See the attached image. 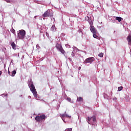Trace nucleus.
<instances>
[{
	"instance_id": "1",
	"label": "nucleus",
	"mask_w": 131,
	"mask_h": 131,
	"mask_svg": "<svg viewBox=\"0 0 131 131\" xmlns=\"http://www.w3.org/2000/svg\"><path fill=\"white\" fill-rule=\"evenodd\" d=\"M26 32L24 30H20L17 31V37L18 39H23L25 37Z\"/></svg>"
},
{
	"instance_id": "2",
	"label": "nucleus",
	"mask_w": 131,
	"mask_h": 131,
	"mask_svg": "<svg viewBox=\"0 0 131 131\" xmlns=\"http://www.w3.org/2000/svg\"><path fill=\"white\" fill-rule=\"evenodd\" d=\"M29 88L31 92H32V94L34 95V96L35 98H37V92H36V89H35V86H34L33 83H32Z\"/></svg>"
},
{
	"instance_id": "3",
	"label": "nucleus",
	"mask_w": 131,
	"mask_h": 131,
	"mask_svg": "<svg viewBox=\"0 0 131 131\" xmlns=\"http://www.w3.org/2000/svg\"><path fill=\"white\" fill-rule=\"evenodd\" d=\"M46 118H47L46 115H43L40 116H36V117L35 118V119L38 122H40L41 120H43V119H46Z\"/></svg>"
},
{
	"instance_id": "4",
	"label": "nucleus",
	"mask_w": 131,
	"mask_h": 131,
	"mask_svg": "<svg viewBox=\"0 0 131 131\" xmlns=\"http://www.w3.org/2000/svg\"><path fill=\"white\" fill-rule=\"evenodd\" d=\"M56 48L58 51H59V52L61 53V54H65V50H64L61 44L57 43L56 45Z\"/></svg>"
},
{
	"instance_id": "5",
	"label": "nucleus",
	"mask_w": 131,
	"mask_h": 131,
	"mask_svg": "<svg viewBox=\"0 0 131 131\" xmlns=\"http://www.w3.org/2000/svg\"><path fill=\"white\" fill-rule=\"evenodd\" d=\"M42 17H43V18H47V17H53V14L51 13L50 10H47L42 14Z\"/></svg>"
},
{
	"instance_id": "6",
	"label": "nucleus",
	"mask_w": 131,
	"mask_h": 131,
	"mask_svg": "<svg viewBox=\"0 0 131 131\" xmlns=\"http://www.w3.org/2000/svg\"><path fill=\"white\" fill-rule=\"evenodd\" d=\"M95 61V58L92 57H89L85 60L84 61V63H93Z\"/></svg>"
},
{
	"instance_id": "7",
	"label": "nucleus",
	"mask_w": 131,
	"mask_h": 131,
	"mask_svg": "<svg viewBox=\"0 0 131 131\" xmlns=\"http://www.w3.org/2000/svg\"><path fill=\"white\" fill-rule=\"evenodd\" d=\"M90 31H91L92 33H97V31L96 30V28H95V27L94 26H91Z\"/></svg>"
},
{
	"instance_id": "8",
	"label": "nucleus",
	"mask_w": 131,
	"mask_h": 131,
	"mask_svg": "<svg viewBox=\"0 0 131 131\" xmlns=\"http://www.w3.org/2000/svg\"><path fill=\"white\" fill-rule=\"evenodd\" d=\"M127 40L128 42V45H131V34H129L127 37Z\"/></svg>"
},
{
	"instance_id": "9",
	"label": "nucleus",
	"mask_w": 131,
	"mask_h": 131,
	"mask_svg": "<svg viewBox=\"0 0 131 131\" xmlns=\"http://www.w3.org/2000/svg\"><path fill=\"white\" fill-rule=\"evenodd\" d=\"M16 73H17V70H14V71H13L12 72V74L10 75H11V76L14 77V76H15Z\"/></svg>"
},
{
	"instance_id": "10",
	"label": "nucleus",
	"mask_w": 131,
	"mask_h": 131,
	"mask_svg": "<svg viewBox=\"0 0 131 131\" xmlns=\"http://www.w3.org/2000/svg\"><path fill=\"white\" fill-rule=\"evenodd\" d=\"M11 47L13 50H16V45L15 44V42H12L11 43Z\"/></svg>"
},
{
	"instance_id": "11",
	"label": "nucleus",
	"mask_w": 131,
	"mask_h": 131,
	"mask_svg": "<svg viewBox=\"0 0 131 131\" xmlns=\"http://www.w3.org/2000/svg\"><path fill=\"white\" fill-rule=\"evenodd\" d=\"M56 26H52V27L51 28V31H55L56 30Z\"/></svg>"
},
{
	"instance_id": "12",
	"label": "nucleus",
	"mask_w": 131,
	"mask_h": 131,
	"mask_svg": "<svg viewBox=\"0 0 131 131\" xmlns=\"http://www.w3.org/2000/svg\"><path fill=\"white\" fill-rule=\"evenodd\" d=\"M116 20L118 21V22H121V20H122V18L117 16L116 17Z\"/></svg>"
},
{
	"instance_id": "13",
	"label": "nucleus",
	"mask_w": 131,
	"mask_h": 131,
	"mask_svg": "<svg viewBox=\"0 0 131 131\" xmlns=\"http://www.w3.org/2000/svg\"><path fill=\"white\" fill-rule=\"evenodd\" d=\"M77 101H78V102H83V98L82 97H79L77 98Z\"/></svg>"
},
{
	"instance_id": "14",
	"label": "nucleus",
	"mask_w": 131,
	"mask_h": 131,
	"mask_svg": "<svg viewBox=\"0 0 131 131\" xmlns=\"http://www.w3.org/2000/svg\"><path fill=\"white\" fill-rule=\"evenodd\" d=\"M93 36L94 38H99V36H97V33H93Z\"/></svg>"
},
{
	"instance_id": "15",
	"label": "nucleus",
	"mask_w": 131,
	"mask_h": 131,
	"mask_svg": "<svg viewBox=\"0 0 131 131\" xmlns=\"http://www.w3.org/2000/svg\"><path fill=\"white\" fill-rule=\"evenodd\" d=\"M99 57H100V58H102L104 56V53H100L98 54Z\"/></svg>"
},
{
	"instance_id": "16",
	"label": "nucleus",
	"mask_w": 131,
	"mask_h": 131,
	"mask_svg": "<svg viewBox=\"0 0 131 131\" xmlns=\"http://www.w3.org/2000/svg\"><path fill=\"white\" fill-rule=\"evenodd\" d=\"M123 89V88L122 86L118 87V91H119V92H120V91H122Z\"/></svg>"
},
{
	"instance_id": "17",
	"label": "nucleus",
	"mask_w": 131,
	"mask_h": 131,
	"mask_svg": "<svg viewBox=\"0 0 131 131\" xmlns=\"http://www.w3.org/2000/svg\"><path fill=\"white\" fill-rule=\"evenodd\" d=\"M66 112H65V117H67V118H71V116H69L67 114H66Z\"/></svg>"
},
{
	"instance_id": "18",
	"label": "nucleus",
	"mask_w": 131,
	"mask_h": 131,
	"mask_svg": "<svg viewBox=\"0 0 131 131\" xmlns=\"http://www.w3.org/2000/svg\"><path fill=\"white\" fill-rule=\"evenodd\" d=\"M92 119H93V121H96V120H97V118H96V116L92 117Z\"/></svg>"
},
{
	"instance_id": "19",
	"label": "nucleus",
	"mask_w": 131,
	"mask_h": 131,
	"mask_svg": "<svg viewBox=\"0 0 131 131\" xmlns=\"http://www.w3.org/2000/svg\"><path fill=\"white\" fill-rule=\"evenodd\" d=\"M67 101H68V102H71V98L68 97L67 98Z\"/></svg>"
},
{
	"instance_id": "20",
	"label": "nucleus",
	"mask_w": 131,
	"mask_h": 131,
	"mask_svg": "<svg viewBox=\"0 0 131 131\" xmlns=\"http://www.w3.org/2000/svg\"><path fill=\"white\" fill-rule=\"evenodd\" d=\"M60 117L63 119L64 117H65V114H63L60 116Z\"/></svg>"
},
{
	"instance_id": "21",
	"label": "nucleus",
	"mask_w": 131,
	"mask_h": 131,
	"mask_svg": "<svg viewBox=\"0 0 131 131\" xmlns=\"http://www.w3.org/2000/svg\"><path fill=\"white\" fill-rule=\"evenodd\" d=\"M11 32L13 33V34H15L16 33L14 29L12 30Z\"/></svg>"
},
{
	"instance_id": "22",
	"label": "nucleus",
	"mask_w": 131,
	"mask_h": 131,
	"mask_svg": "<svg viewBox=\"0 0 131 131\" xmlns=\"http://www.w3.org/2000/svg\"><path fill=\"white\" fill-rule=\"evenodd\" d=\"M91 119H92V117H91V118H90V117H88V121H91Z\"/></svg>"
},
{
	"instance_id": "23",
	"label": "nucleus",
	"mask_w": 131,
	"mask_h": 131,
	"mask_svg": "<svg viewBox=\"0 0 131 131\" xmlns=\"http://www.w3.org/2000/svg\"><path fill=\"white\" fill-rule=\"evenodd\" d=\"M7 3H11V0H5Z\"/></svg>"
},
{
	"instance_id": "24",
	"label": "nucleus",
	"mask_w": 131,
	"mask_h": 131,
	"mask_svg": "<svg viewBox=\"0 0 131 131\" xmlns=\"http://www.w3.org/2000/svg\"><path fill=\"white\" fill-rule=\"evenodd\" d=\"M67 131H72V128H68V129L66 130Z\"/></svg>"
},
{
	"instance_id": "25",
	"label": "nucleus",
	"mask_w": 131,
	"mask_h": 131,
	"mask_svg": "<svg viewBox=\"0 0 131 131\" xmlns=\"http://www.w3.org/2000/svg\"><path fill=\"white\" fill-rule=\"evenodd\" d=\"M2 74H3V72H2V71H0V76L1 75H2Z\"/></svg>"
},
{
	"instance_id": "26",
	"label": "nucleus",
	"mask_w": 131,
	"mask_h": 131,
	"mask_svg": "<svg viewBox=\"0 0 131 131\" xmlns=\"http://www.w3.org/2000/svg\"><path fill=\"white\" fill-rule=\"evenodd\" d=\"M10 71H8V74H9V75H11V74H10Z\"/></svg>"
},
{
	"instance_id": "27",
	"label": "nucleus",
	"mask_w": 131,
	"mask_h": 131,
	"mask_svg": "<svg viewBox=\"0 0 131 131\" xmlns=\"http://www.w3.org/2000/svg\"><path fill=\"white\" fill-rule=\"evenodd\" d=\"M54 21L55 22L56 20L55 19V18H53Z\"/></svg>"
},
{
	"instance_id": "28",
	"label": "nucleus",
	"mask_w": 131,
	"mask_h": 131,
	"mask_svg": "<svg viewBox=\"0 0 131 131\" xmlns=\"http://www.w3.org/2000/svg\"><path fill=\"white\" fill-rule=\"evenodd\" d=\"M66 131H67V130H66Z\"/></svg>"
}]
</instances>
